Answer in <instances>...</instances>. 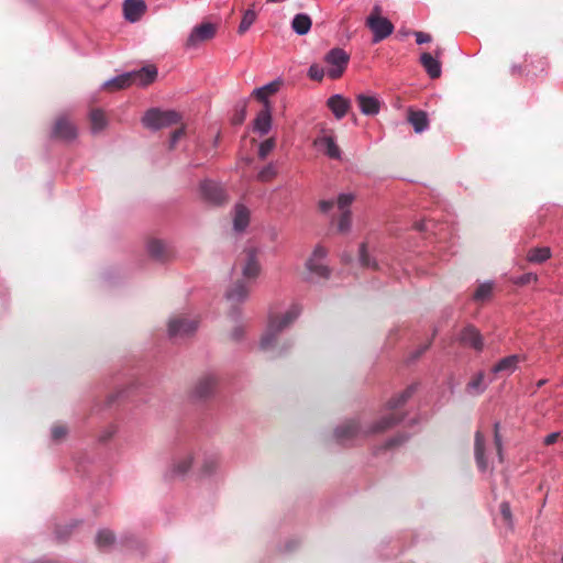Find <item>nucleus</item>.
Here are the masks:
<instances>
[{"mask_svg": "<svg viewBox=\"0 0 563 563\" xmlns=\"http://www.w3.org/2000/svg\"><path fill=\"white\" fill-rule=\"evenodd\" d=\"M413 393L415 387L409 386L400 394L391 397L386 404V409L389 412L372 423H366L368 437L385 433L399 424L405 419V413L400 411L399 408L413 395Z\"/></svg>", "mask_w": 563, "mask_h": 563, "instance_id": "1", "label": "nucleus"}, {"mask_svg": "<svg viewBox=\"0 0 563 563\" xmlns=\"http://www.w3.org/2000/svg\"><path fill=\"white\" fill-rule=\"evenodd\" d=\"M300 314V308L292 306L283 316L272 317L269 319L267 329L261 339V349L263 351L273 350L277 344L279 333L291 324Z\"/></svg>", "mask_w": 563, "mask_h": 563, "instance_id": "2", "label": "nucleus"}, {"mask_svg": "<svg viewBox=\"0 0 563 563\" xmlns=\"http://www.w3.org/2000/svg\"><path fill=\"white\" fill-rule=\"evenodd\" d=\"M333 435L341 444L365 439L368 437L367 426L360 417L346 419L334 429Z\"/></svg>", "mask_w": 563, "mask_h": 563, "instance_id": "3", "label": "nucleus"}, {"mask_svg": "<svg viewBox=\"0 0 563 563\" xmlns=\"http://www.w3.org/2000/svg\"><path fill=\"white\" fill-rule=\"evenodd\" d=\"M365 25L373 32V43H378L394 32L393 23L382 16V8L376 4L365 21Z\"/></svg>", "mask_w": 563, "mask_h": 563, "instance_id": "4", "label": "nucleus"}, {"mask_svg": "<svg viewBox=\"0 0 563 563\" xmlns=\"http://www.w3.org/2000/svg\"><path fill=\"white\" fill-rule=\"evenodd\" d=\"M323 60L327 65L328 77L339 79L347 67L350 55L344 49L334 47L324 55Z\"/></svg>", "mask_w": 563, "mask_h": 563, "instance_id": "5", "label": "nucleus"}, {"mask_svg": "<svg viewBox=\"0 0 563 563\" xmlns=\"http://www.w3.org/2000/svg\"><path fill=\"white\" fill-rule=\"evenodd\" d=\"M179 121L180 115L178 112L173 110L161 111L158 109H150L142 119L144 126L153 130L167 128L177 124Z\"/></svg>", "mask_w": 563, "mask_h": 563, "instance_id": "6", "label": "nucleus"}, {"mask_svg": "<svg viewBox=\"0 0 563 563\" xmlns=\"http://www.w3.org/2000/svg\"><path fill=\"white\" fill-rule=\"evenodd\" d=\"M242 275L247 280H254L261 273V265L257 260V250L250 247L243 251L238 260Z\"/></svg>", "mask_w": 563, "mask_h": 563, "instance_id": "7", "label": "nucleus"}, {"mask_svg": "<svg viewBox=\"0 0 563 563\" xmlns=\"http://www.w3.org/2000/svg\"><path fill=\"white\" fill-rule=\"evenodd\" d=\"M198 321L185 317H175L169 320L168 334L170 338H185L196 331Z\"/></svg>", "mask_w": 563, "mask_h": 563, "instance_id": "8", "label": "nucleus"}, {"mask_svg": "<svg viewBox=\"0 0 563 563\" xmlns=\"http://www.w3.org/2000/svg\"><path fill=\"white\" fill-rule=\"evenodd\" d=\"M53 136L63 141H73L77 137V126L67 115H59L53 126Z\"/></svg>", "mask_w": 563, "mask_h": 563, "instance_id": "9", "label": "nucleus"}, {"mask_svg": "<svg viewBox=\"0 0 563 563\" xmlns=\"http://www.w3.org/2000/svg\"><path fill=\"white\" fill-rule=\"evenodd\" d=\"M216 35V26L211 23H202L196 26L190 33L187 45L197 46L198 44L211 40Z\"/></svg>", "mask_w": 563, "mask_h": 563, "instance_id": "10", "label": "nucleus"}, {"mask_svg": "<svg viewBox=\"0 0 563 563\" xmlns=\"http://www.w3.org/2000/svg\"><path fill=\"white\" fill-rule=\"evenodd\" d=\"M459 341L465 346L482 351L484 343L479 331L473 325H466L460 333Z\"/></svg>", "mask_w": 563, "mask_h": 563, "instance_id": "11", "label": "nucleus"}, {"mask_svg": "<svg viewBox=\"0 0 563 563\" xmlns=\"http://www.w3.org/2000/svg\"><path fill=\"white\" fill-rule=\"evenodd\" d=\"M251 285L245 280H236L227 291V299L232 305L243 302L249 297Z\"/></svg>", "mask_w": 563, "mask_h": 563, "instance_id": "12", "label": "nucleus"}, {"mask_svg": "<svg viewBox=\"0 0 563 563\" xmlns=\"http://www.w3.org/2000/svg\"><path fill=\"white\" fill-rule=\"evenodd\" d=\"M314 146L323 151L325 155L330 158L339 159L341 157V150L336 145L334 137L332 135L323 134L318 136L314 142Z\"/></svg>", "mask_w": 563, "mask_h": 563, "instance_id": "13", "label": "nucleus"}, {"mask_svg": "<svg viewBox=\"0 0 563 563\" xmlns=\"http://www.w3.org/2000/svg\"><path fill=\"white\" fill-rule=\"evenodd\" d=\"M146 11V4L143 0H124V16L130 22L139 21Z\"/></svg>", "mask_w": 563, "mask_h": 563, "instance_id": "14", "label": "nucleus"}, {"mask_svg": "<svg viewBox=\"0 0 563 563\" xmlns=\"http://www.w3.org/2000/svg\"><path fill=\"white\" fill-rule=\"evenodd\" d=\"M327 106L332 111L334 117L340 120L349 112L351 102L349 99L341 95H334L328 99Z\"/></svg>", "mask_w": 563, "mask_h": 563, "instance_id": "15", "label": "nucleus"}, {"mask_svg": "<svg viewBox=\"0 0 563 563\" xmlns=\"http://www.w3.org/2000/svg\"><path fill=\"white\" fill-rule=\"evenodd\" d=\"M203 197L212 203L220 205L225 200L223 189L216 183L205 181L201 184Z\"/></svg>", "mask_w": 563, "mask_h": 563, "instance_id": "16", "label": "nucleus"}, {"mask_svg": "<svg viewBox=\"0 0 563 563\" xmlns=\"http://www.w3.org/2000/svg\"><path fill=\"white\" fill-rule=\"evenodd\" d=\"M272 128L271 104H266L256 115L254 120V131L261 135H266Z\"/></svg>", "mask_w": 563, "mask_h": 563, "instance_id": "17", "label": "nucleus"}, {"mask_svg": "<svg viewBox=\"0 0 563 563\" xmlns=\"http://www.w3.org/2000/svg\"><path fill=\"white\" fill-rule=\"evenodd\" d=\"M132 82L140 86H147L152 84L157 77V69L155 66H146L136 71H131Z\"/></svg>", "mask_w": 563, "mask_h": 563, "instance_id": "18", "label": "nucleus"}, {"mask_svg": "<svg viewBox=\"0 0 563 563\" xmlns=\"http://www.w3.org/2000/svg\"><path fill=\"white\" fill-rule=\"evenodd\" d=\"M474 453H475V460L478 468L481 471L487 470V460L485 456V438L484 434L481 431L475 432L474 437Z\"/></svg>", "mask_w": 563, "mask_h": 563, "instance_id": "19", "label": "nucleus"}, {"mask_svg": "<svg viewBox=\"0 0 563 563\" xmlns=\"http://www.w3.org/2000/svg\"><path fill=\"white\" fill-rule=\"evenodd\" d=\"M217 386V378L212 375H206L199 378L195 387V394L199 398L209 397Z\"/></svg>", "mask_w": 563, "mask_h": 563, "instance_id": "20", "label": "nucleus"}, {"mask_svg": "<svg viewBox=\"0 0 563 563\" xmlns=\"http://www.w3.org/2000/svg\"><path fill=\"white\" fill-rule=\"evenodd\" d=\"M280 86V80L272 81L263 87L254 89L252 96L263 102L264 107H266V104H271L268 97L275 95L279 90Z\"/></svg>", "mask_w": 563, "mask_h": 563, "instance_id": "21", "label": "nucleus"}, {"mask_svg": "<svg viewBox=\"0 0 563 563\" xmlns=\"http://www.w3.org/2000/svg\"><path fill=\"white\" fill-rule=\"evenodd\" d=\"M356 101L362 113L366 115H375L379 112L380 102L377 98L372 96L358 95Z\"/></svg>", "mask_w": 563, "mask_h": 563, "instance_id": "22", "label": "nucleus"}, {"mask_svg": "<svg viewBox=\"0 0 563 563\" xmlns=\"http://www.w3.org/2000/svg\"><path fill=\"white\" fill-rule=\"evenodd\" d=\"M147 251L150 256L157 261H165L172 254L166 243L156 239L148 242Z\"/></svg>", "mask_w": 563, "mask_h": 563, "instance_id": "23", "label": "nucleus"}, {"mask_svg": "<svg viewBox=\"0 0 563 563\" xmlns=\"http://www.w3.org/2000/svg\"><path fill=\"white\" fill-rule=\"evenodd\" d=\"M525 357L521 355H509L507 357L501 358L495 366L493 367L494 373H507L511 374L517 368L518 364L523 360Z\"/></svg>", "mask_w": 563, "mask_h": 563, "instance_id": "24", "label": "nucleus"}, {"mask_svg": "<svg viewBox=\"0 0 563 563\" xmlns=\"http://www.w3.org/2000/svg\"><path fill=\"white\" fill-rule=\"evenodd\" d=\"M407 119L417 133H421L429 125L428 114L422 110H413L410 108Z\"/></svg>", "mask_w": 563, "mask_h": 563, "instance_id": "25", "label": "nucleus"}, {"mask_svg": "<svg viewBox=\"0 0 563 563\" xmlns=\"http://www.w3.org/2000/svg\"><path fill=\"white\" fill-rule=\"evenodd\" d=\"M420 62L431 78H439L441 76V64L430 53H423Z\"/></svg>", "mask_w": 563, "mask_h": 563, "instance_id": "26", "label": "nucleus"}, {"mask_svg": "<svg viewBox=\"0 0 563 563\" xmlns=\"http://www.w3.org/2000/svg\"><path fill=\"white\" fill-rule=\"evenodd\" d=\"M89 121L92 133H99L108 125L106 113L101 109H91L89 112Z\"/></svg>", "mask_w": 563, "mask_h": 563, "instance_id": "27", "label": "nucleus"}, {"mask_svg": "<svg viewBox=\"0 0 563 563\" xmlns=\"http://www.w3.org/2000/svg\"><path fill=\"white\" fill-rule=\"evenodd\" d=\"M312 25V21L308 14L298 13L294 16L291 21V27L295 33L298 35L307 34Z\"/></svg>", "mask_w": 563, "mask_h": 563, "instance_id": "28", "label": "nucleus"}, {"mask_svg": "<svg viewBox=\"0 0 563 563\" xmlns=\"http://www.w3.org/2000/svg\"><path fill=\"white\" fill-rule=\"evenodd\" d=\"M132 79L130 73L122 74L117 76L113 79H110L103 84V88L108 91H115L128 88L132 85Z\"/></svg>", "mask_w": 563, "mask_h": 563, "instance_id": "29", "label": "nucleus"}, {"mask_svg": "<svg viewBox=\"0 0 563 563\" xmlns=\"http://www.w3.org/2000/svg\"><path fill=\"white\" fill-rule=\"evenodd\" d=\"M250 222V211L243 205H238L234 211L233 225L236 231H243Z\"/></svg>", "mask_w": 563, "mask_h": 563, "instance_id": "30", "label": "nucleus"}, {"mask_svg": "<svg viewBox=\"0 0 563 563\" xmlns=\"http://www.w3.org/2000/svg\"><path fill=\"white\" fill-rule=\"evenodd\" d=\"M550 257H551V250H550V247H545V246L544 247H533V249L529 250V252L527 254L528 262L537 263V264L543 263L547 260H549Z\"/></svg>", "mask_w": 563, "mask_h": 563, "instance_id": "31", "label": "nucleus"}, {"mask_svg": "<svg viewBox=\"0 0 563 563\" xmlns=\"http://www.w3.org/2000/svg\"><path fill=\"white\" fill-rule=\"evenodd\" d=\"M115 541V536L111 530L102 529L97 533L96 545L99 550L111 547Z\"/></svg>", "mask_w": 563, "mask_h": 563, "instance_id": "32", "label": "nucleus"}, {"mask_svg": "<svg viewBox=\"0 0 563 563\" xmlns=\"http://www.w3.org/2000/svg\"><path fill=\"white\" fill-rule=\"evenodd\" d=\"M306 267L309 272L316 274L319 277L328 278L330 276L329 267L323 265L321 262L308 260L306 263Z\"/></svg>", "mask_w": 563, "mask_h": 563, "instance_id": "33", "label": "nucleus"}, {"mask_svg": "<svg viewBox=\"0 0 563 563\" xmlns=\"http://www.w3.org/2000/svg\"><path fill=\"white\" fill-rule=\"evenodd\" d=\"M256 12L254 9H247L244 11L238 32L244 34L256 20Z\"/></svg>", "mask_w": 563, "mask_h": 563, "instance_id": "34", "label": "nucleus"}, {"mask_svg": "<svg viewBox=\"0 0 563 563\" xmlns=\"http://www.w3.org/2000/svg\"><path fill=\"white\" fill-rule=\"evenodd\" d=\"M409 439L407 433H397L388 439L382 446L384 450H391L402 445Z\"/></svg>", "mask_w": 563, "mask_h": 563, "instance_id": "35", "label": "nucleus"}, {"mask_svg": "<svg viewBox=\"0 0 563 563\" xmlns=\"http://www.w3.org/2000/svg\"><path fill=\"white\" fill-rule=\"evenodd\" d=\"M277 176V169L274 164H268L263 167L257 174V180L268 183Z\"/></svg>", "mask_w": 563, "mask_h": 563, "instance_id": "36", "label": "nucleus"}, {"mask_svg": "<svg viewBox=\"0 0 563 563\" xmlns=\"http://www.w3.org/2000/svg\"><path fill=\"white\" fill-rule=\"evenodd\" d=\"M493 291V285L489 283H484L477 287V289L474 292V300L476 301H484L488 299Z\"/></svg>", "mask_w": 563, "mask_h": 563, "instance_id": "37", "label": "nucleus"}, {"mask_svg": "<svg viewBox=\"0 0 563 563\" xmlns=\"http://www.w3.org/2000/svg\"><path fill=\"white\" fill-rule=\"evenodd\" d=\"M275 145L276 141L274 137H269L263 141L258 147V157L261 159H265L266 156L274 150Z\"/></svg>", "mask_w": 563, "mask_h": 563, "instance_id": "38", "label": "nucleus"}, {"mask_svg": "<svg viewBox=\"0 0 563 563\" xmlns=\"http://www.w3.org/2000/svg\"><path fill=\"white\" fill-rule=\"evenodd\" d=\"M351 228V211L344 210L341 211V216L338 221V231L341 233H345Z\"/></svg>", "mask_w": 563, "mask_h": 563, "instance_id": "39", "label": "nucleus"}, {"mask_svg": "<svg viewBox=\"0 0 563 563\" xmlns=\"http://www.w3.org/2000/svg\"><path fill=\"white\" fill-rule=\"evenodd\" d=\"M499 511L505 525L509 528H512L514 520L509 503L503 501L499 506Z\"/></svg>", "mask_w": 563, "mask_h": 563, "instance_id": "40", "label": "nucleus"}, {"mask_svg": "<svg viewBox=\"0 0 563 563\" xmlns=\"http://www.w3.org/2000/svg\"><path fill=\"white\" fill-rule=\"evenodd\" d=\"M494 444H495V448H496L498 460L501 463L504 461L503 440H501V435L499 433V423L498 422H496L494 424Z\"/></svg>", "mask_w": 563, "mask_h": 563, "instance_id": "41", "label": "nucleus"}, {"mask_svg": "<svg viewBox=\"0 0 563 563\" xmlns=\"http://www.w3.org/2000/svg\"><path fill=\"white\" fill-rule=\"evenodd\" d=\"M483 383H484V374L483 373H478L468 384H467V389L470 391H475L476 394H479L482 393L485 387L483 386Z\"/></svg>", "mask_w": 563, "mask_h": 563, "instance_id": "42", "label": "nucleus"}, {"mask_svg": "<svg viewBox=\"0 0 563 563\" xmlns=\"http://www.w3.org/2000/svg\"><path fill=\"white\" fill-rule=\"evenodd\" d=\"M325 74L327 69H324L318 64H312L308 70L309 78L316 81H321Z\"/></svg>", "mask_w": 563, "mask_h": 563, "instance_id": "43", "label": "nucleus"}, {"mask_svg": "<svg viewBox=\"0 0 563 563\" xmlns=\"http://www.w3.org/2000/svg\"><path fill=\"white\" fill-rule=\"evenodd\" d=\"M354 200V196L352 194H341L338 197V208L340 211L350 210L349 207Z\"/></svg>", "mask_w": 563, "mask_h": 563, "instance_id": "44", "label": "nucleus"}, {"mask_svg": "<svg viewBox=\"0 0 563 563\" xmlns=\"http://www.w3.org/2000/svg\"><path fill=\"white\" fill-rule=\"evenodd\" d=\"M360 262H361L362 266H364V267L376 268V263L375 262L372 263L369 260L365 243H362L360 246Z\"/></svg>", "mask_w": 563, "mask_h": 563, "instance_id": "45", "label": "nucleus"}, {"mask_svg": "<svg viewBox=\"0 0 563 563\" xmlns=\"http://www.w3.org/2000/svg\"><path fill=\"white\" fill-rule=\"evenodd\" d=\"M236 109L235 114L232 118V123L235 125L242 124L246 117V101H243Z\"/></svg>", "mask_w": 563, "mask_h": 563, "instance_id": "46", "label": "nucleus"}, {"mask_svg": "<svg viewBox=\"0 0 563 563\" xmlns=\"http://www.w3.org/2000/svg\"><path fill=\"white\" fill-rule=\"evenodd\" d=\"M68 433V429L64 424H55L52 428V438L55 441L63 440Z\"/></svg>", "mask_w": 563, "mask_h": 563, "instance_id": "47", "label": "nucleus"}, {"mask_svg": "<svg viewBox=\"0 0 563 563\" xmlns=\"http://www.w3.org/2000/svg\"><path fill=\"white\" fill-rule=\"evenodd\" d=\"M191 464L192 459L190 456H185L175 465V472L178 474H185L191 467Z\"/></svg>", "mask_w": 563, "mask_h": 563, "instance_id": "48", "label": "nucleus"}, {"mask_svg": "<svg viewBox=\"0 0 563 563\" xmlns=\"http://www.w3.org/2000/svg\"><path fill=\"white\" fill-rule=\"evenodd\" d=\"M538 280V276L533 273H526L521 276H519L518 278L515 279V284L516 285H520V286H523V285H528L530 283H536Z\"/></svg>", "mask_w": 563, "mask_h": 563, "instance_id": "49", "label": "nucleus"}, {"mask_svg": "<svg viewBox=\"0 0 563 563\" xmlns=\"http://www.w3.org/2000/svg\"><path fill=\"white\" fill-rule=\"evenodd\" d=\"M328 254V251L322 245H317L313 250V253L309 260H314L321 262Z\"/></svg>", "mask_w": 563, "mask_h": 563, "instance_id": "50", "label": "nucleus"}, {"mask_svg": "<svg viewBox=\"0 0 563 563\" xmlns=\"http://www.w3.org/2000/svg\"><path fill=\"white\" fill-rule=\"evenodd\" d=\"M185 135V128L181 126V128H178L177 130H175L172 134V137H170V147L173 148L176 143Z\"/></svg>", "mask_w": 563, "mask_h": 563, "instance_id": "51", "label": "nucleus"}, {"mask_svg": "<svg viewBox=\"0 0 563 563\" xmlns=\"http://www.w3.org/2000/svg\"><path fill=\"white\" fill-rule=\"evenodd\" d=\"M416 41L418 44H424L431 42V35L423 32H415Z\"/></svg>", "mask_w": 563, "mask_h": 563, "instance_id": "52", "label": "nucleus"}, {"mask_svg": "<svg viewBox=\"0 0 563 563\" xmlns=\"http://www.w3.org/2000/svg\"><path fill=\"white\" fill-rule=\"evenodd\" d=\"M560 435H561V433H560V432H553V433H550L549 435H547V437L544 438L543 443H544L545 445H552V444H554V443L559 440Z\"/></svg>", "mask_w": 563, "mask_h": 563, "instance_id": "53", "label": "nucleus"}, {"mask_svg": "<svg viewBox=\"0 0 563 563\" xmlns=\"http://www.w3.org/2000/svg\"><path fill=\"white\" fill-rule=\"evenodd\" d=\"M334 206V202L332 200H321L319 202V209L320 211L322 212H328L329 210H331Z\"/></svg>", "mask_w": 563, "mask_h": 563, "instance_id": "54", "label": "nucleus"}, {"mask_svg": "<svg viewBox=\"0 0 563 563\" xmlns=\"http://www.w3.org/2000/svg\"><path fill=\"white\" fill-rule=\"evenodd\" d=\"M217 466H218V463L214 460L207 461L203 464V472L206 474H210V473H212L217 468Z\"/></svg>", "mask_w": 563, "mask_h": 563, "instance_id": "55", "label": "nucleus"}, {"mask_svg": "<svg viewBox=\"0 0 563 563\" xmlns=\"http://www.w3.org/2000/svg\"><path fill=\"white\" fill-rule=\"evenodd\" d=\"M243 332H244V330H243L242 325L235 327L233 329V331L231 332V339L234 341L240 340L243 335Z\"/></svg>", "mask_w": 563, "mask_h": 563, "instance_id": "56", "label": "nucleus"}, {"mask_svg": "<svg viewBox=\"0 0 563 563\" xmlns=\"http://www.w3.org/2000/svg\"><path fill=\"white\" fill-rule=\"evenodd\" d=\"M430 344H431V342L427 343L423 347H421V349L417 352V354L415 355V357H419L422 353H424V352L429 349Z\"/></svg>", "mask_w": 563, "mask_h": 563, "instance_id": "57", "label": "nucleus"}, {"mask_svg": "<svg viewBox=\"0 0 563 563\" xmlns=\"http://www.w3.org/2000/svg\"><path fill=\"white\" fill-rule=\"evenodd\" d=\"M416 229L419 231H423L427 229V225H426V223H417Z\"/></svg>", "mask_w": 563, "mask_h": 563, "instance_id": "58", "label": "nucleus"}, {"mask_svg": "<svg viewBox=\"0 0 563 563\" xmlns=\"http://www.w3.org/2000/svg\"><path fill=\"white\" fill-rule=\"evenodd\" d=\"M520 71H521V67H519V66L512 67V74L520 73Z\"/></svg>", "mask_w": 563, "mask_h": 563, "instance_id": "59", "label": "nucleus"}, {"mask_svg": "<svg viewBox=\"0 0 563 563\" xmlns=\"http://www.w3.org/2000/svg\"><path fill=\"white\" fill-rule=\"evenodd\" d=\"M544 384H545V380H544V379H541V380H539V382H538V387H541V386H543Z\"/></svg>", "mask_w": 563, "mask_h": 563, "instance_id": "60", "label": "nucleus"}]
</instances>
